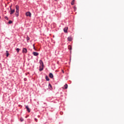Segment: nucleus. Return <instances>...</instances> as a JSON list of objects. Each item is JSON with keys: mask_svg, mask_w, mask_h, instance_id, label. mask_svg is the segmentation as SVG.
<instances>
[{"mask_svg": "<svg viewBox=\"0 0 124 124\" xmlns=\"http://www.w3.org/2000/svg\"><path fill=\"white\" fill-rule=\"evenodd\" d=\"M8 23H9V24H12V21L9 20V22H8Z\"/></svg>", "mask_w": 124, "mask_h": 124, "instance_id": "obj_21", "label": "nucleus"}, {"mask_svg": "<svg viewBox=\"0 0 124 124\" xmlns=\"http://www.w3.org/2000/svg\"><path fill=\"white\" fill-rule=\"evenodd\" d=\"M26 16H29L30 17H31V13L30 12H26Z\"/></svg>", "mask_w": 124, "mask_h": 124, "instance_id": "obj_2", "label": "nucleus"}, {"mask_svg": "<svg viewBox=\"0 0 124 124\" xmlns=\"http://www.w3.org/2000/svg\"><path fill=\"white\" fill-rule=\"evenodd\" d=\"M6 55L7 57H8V56H9V53H8V51L7 50L6 51Z\"/></svg>", "mask_w": 124, "mask_h": 124, "instance_id": "obj_12", "label": "nucleus"}, {"mask_svg": "<svg viewBox=\"0 0 124 124\" xmlns=\"http://www.w3.org/2000/svg\"><path fill=\"white\" fill-rule=\"evenodd\" d=\"M74 3H75V0H73L72 2H71V5H74Z\"/></svg>", "mask_w": 124, "mask_h": 124, "instance_id": "obj_16", "label": "nucleus"}, {"mask_svg": "<svg viewBox=\"0 0 124 124\" xmlns=\"http://www.w3.org/2000/svg\"><path fill=\"white\" fill-rule=\"evenodd\" d=\"M33 55L34 56H37L39 55V53H38V52H33Z\"/></svg>", "mask_w": 124, "mask_h": 124, "instance_id": "obj_5", "label": "nucleus"}, {"mask_svg": "<svg viewBox=\"0 0 124 124\" xmlns=\"http://www.w3.org/2000/svg\"><path fill=\"white\" fill-rule=\"evenodd\" d=\"M5 19H8V17H7V16H5Z\"/></svg>", "mask_w": 124, "mask_h": 124, "instance_id": "obj_26", "label": "nucleus"}, {"mask_svg": "<svg viewBox=\"0 0 124 124\" xmlns=\"http://www.w3.org/2000/svg\"><path fill=\"white\" fill-rule=\"evenodd\" d=\"M26 108H27V110L28 112H31V109L29 108V106H26Z\"/></svg>", "mask_w": 124, "mask_h": 124, "instance_id": "obj_6", "label": "nucleus"}, {"mask_svg": "<svg viewBox=\"0 0 124 124\" xmlns=\"http://www.w3.org/2000/svg\"><path fill=\"white\" fill-rule=\"evenodd\" d=\"M16 17H18L19 16V13H16Z\"/></svg>", "mask_w": 124, "mask_h": 124, "instance_id": "obj_17", "label": "nucleus"}, {"mask_svg": "<svg viewBox=\"0 0 124 124\" xmlns=\"http://www.w3.org/2000/svg\"><path fill=\"white\" fill-rule=\"evenodd\" d=\"M62 73H64V71L63 70H62Z\"/></svg>", "mask_w": 124, "mask_h": 124, "instance_id": "obj_27", "label": "nucleus"}, {"mask_svg": "<svg viewBox=\"0 0 124 124\" xmlns=\"http://www.w3.org/2000/svg\"><path fill=\"white\" fill-rule=\"evenodd\" d=\"M49 76L50 78H53V75L51 73H49Z\"/></svg>", "mask_w": 124, "mask_h": 124, "instance_id": "obj_9", "label": "nucleus"}, {"mask_svg": "<svg viewBox=\"0 0 124 124\" xmlns=\"http://www.w3.org/2000/svg\"><path fill=\"white\" fill-rule=\"evenodd\" d=\"M34 121L36 122H37V119L35 118H34Z\"/></svg>", "mask_w": 124, "mask_h": 124, "instance_id": "obj_23", "label": "nucleus"}, {"mask_svg": "<svg viewBox=\"0 0 124 124\" xmlns=\"http://www.w3.org/2000/svg\"><path fill=\"white\" fill-rule=\"evenodd\" d=\"M16 51L17 53H19V52L20 51V48H16Z\"/></svg>", "mask_w": 124, "mask_h": 124, "instance_id": "obj_18", "label": "nucleus"}, {"mask_svg": "<svg viewBox=\"0 0 124 124\" xmlns=\"http://www.w3.org/2000/svg\"><path fill=\"white\" fill-rule=\"evenodd\" d=\"M74 1H75V0H74Z\"/></svg>", "mask_w": 124, "mask_h": 124, "instance_id": "obj_30", "label": "nucleus"}, {"mask_svg": "<svg viewBox=\"0 0 124 124\" xmlns=\"http://www.w3.org/2000/svg\"><path fill=\"white\" fill-rule=\"evenodd\" d=\"M39 63L42 67H44V64L43 63V61H42V60L39 61Z\"/></svg>", "mask_w": 124, "mask_h": 124, "instance_id": "obj_4", "label": "nucleus"}, {"mask_svg": "<svg viewBox=\"0 0 124 124\" xmlns=\"http://www.w3.org/2000/svg\"><path fill=\"white\" fill-rule=\"evenodd\" d=\"M46 79L47 81H49L50 80V79L49 78V77L47 76H46Z\"/></svg>", "mask_w": 124, "mask_h": 124, "instance_id": "obj_11", "label": "nucleus"}, {"mask_svg": "<svg viewBox=\"0 0 124 124\" xmlns=\"http://www.w3.org/2000/svg\"><path fill=\"white\" fill-rule=\"evenodd\" d=\"M28 52V50L26 48H23L22 50V53L26 54Z\"/></svg>", "mask_w": 124, "mask_h": 124, "instance_id": "obj_3", "label": "nucleus"}, {"mask_svg": "<svg viewBox=\"0 0 124 124\" xmlns=\"http://www.w3.org/2000/svg\"><path fill=\"white\" fill-rule=\"evenodd\" d=\"M33 49L35 50V51H36V49L35 48V46L33 47Z\"/></svg>", "mask_w": 124, "mask_h": 124, "instance_id": "obj_25", "label": "nucleus"}, {"mask_svg": "<svg viewBox=\"0 0 124 124\" xmlns=\"http://www.w3.org/2000/svg\"><path fill=\"white\" fill-rule=\"evenodd\" d=\"M48 87L50 88H52V86H51V85L50 83L48 84Z\"/></svg>", "mask_w": 124, "mask_h": 124, "instance_id": "obj_22", "label": "nucleus"}, {"mask_svg": "<svg viewBox=\"0 0 124 124\" xmlns=\"http://www.w3.org/2000/svg\"><path fill=\"white\" fill-rule=\"evenodd\" d=\"M67 40L68 41L71 42L72 40V38L70 36L67 38Z\"/></svg>", "mask_w": 124, "mask_h": 124, "instance_id": "obj_10", "label": "nucleus"}, {"mask_svg": "<svg viewBox=\"0 0 124 124\" xmlns=\"http://www.w3.org/2000/svg\"><path fill=\"white\" fill-rule=\"evenodd\" d=\"M67 29H68L67 27H65L63 29V31H64V33H67Z\"/></svg>", "mask_w": 124, "mask_h": 124, "instance_id": "obj_7", "label": "nucleus"}, {"mask_svg": "<svg viewBox=\"0 0 124 124\" xmlns=\"http://www.w3.org/2000/svg\"><path fill=\"white\" fill-rule=\"evenodd\" d=\"M68 49L69 50H71L72 49V47H71V46H68Z\"/></svg>", "mask_w": 124, "mask_h": 124, "instance_id": "obj_20", "label": "nucleus"}, {"mask_svg": "<svg viewBox=\"0 0 124 124\" xmlns=\"http://www.w3.org/2000/svg\"><path fill=\"white\" fill-rule=\"evenodd\" d=\"M16 13H19V10H16Z\"/></svg>", "mask_w": 124, "mask_h": 124, "instance_id": "obj_24", "label": "nucleus"}, {"mask_svg": "<svg viewBox=\"0 0 124 124\" xmlns=\"http://www.w3.org/2000/svg\"><path fill=\"white\" fill-rule=\"evenodd\" d=\"M20 121H21V122H24V118H20Z\"/></svg>", "mask_w": 124, "mask_h": 124, "instance_id": "obj_19", "label": "nucleus"}, {"mask_svg": "<svg viewBox=\"0 0 124 124\" xmlns=\"http://www.w3.org/2000/svg\"><path fill=\"white\" fill-rule=\"evenodd\" d=\"M64 87L65 88V89H67V88H68V85H67V84H65V85H64Z\"/></svg>", "mask_w": 124, "mask_h": 124, "instance_id": "obj_15", "label": "nucleus"}, {"mask_svg": "<svg viewBox=\"0 0 124 124\" xmlns=\"http://www.w3.org/2000/svg\"><path fill=\"white\" fill-rule=\"evenodd\" d=\"M16 10H19V5H16Z\"/></svg>", "mask_w": 124, "mask_h": 124, "instance_id": "obj_14", "label": "nucleus"}, {"mask_svg": "<svg viewBox=\"0 0 124 124\" xmlns=\"http://www.w3.org/2000/svg\"><path fill=\"white\" fill-rule=\"evenodd\" d=\"M33 47H34V44L33 45Z\"/></svg>", "mask_w": 124, "mask_h": 124, "instance_id": "obj_28", "label": "nucleus"}, {"mask_svg": "<svg viewBox=\"0 0 124 124\" xmlns=\"http://www.w3.org/2000/svg\"><path fill=\"white\" fill-rule=\"evenodd\" d=\"M1 18V16H0V19Z\"/></svg>", "mask_w": 124, "mask_h": 124, "instance_id": "obj_29", "label": "nucleus"}, {"mask_svg": "<svg viewBox=\"0 0 124 124\" xmlns=\"http://www.w3.org/2000/svg\"><path fill=\"white\" fill-rule=\"evenodd\" d=\"M44 66H40L39 67V71H43V68H44Z\"/></svg>", "mask_w": 124, "mask_h": 124, "instance_id": "obj_8", "label": "nucleus"}, {"mask_svg": "<svg viewBox=\"0 0 124 124\" xmlns=\"http://www.w3.org/2000/svg\"><path fill=\"white\" fill-rule=\"evenodd\" d=\"M14 13H15V9H13L11 8V7H10V15H13V14H14Z\"/></svg>", "mask_w": 124, "mask_h": 124, "instance_id": "obj_1", "label": "nucleus"}, {"mask_svg": "<svg viewBox=\"0 0 124 124\" xmlns=\"http://www.w3.org/2000/svg\"><path fill=\"white\" fill-rule=\"evenodd\" d=\"M26 39H27V42L29 43V41H30V37L27 36V37H26Z\"/></svg>", "mask_w": 124, "mask_h": 124, "instance_id": "obj_13", "label": "nucleus"}]
</instances>
